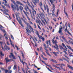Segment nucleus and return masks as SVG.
I'll return each instance as SVG.
<instances>
[{"label": "nucleus", "mask_w": 73, "mask_h": 73, "mask_svg": "<svg viewBox=\"0 0 73 73\" xmlns=\"http://www.w3.org/2000/svg\"><path fill=\"white\" fill-rule=\"evenodd\" d=\"M25 23V24H26V25H27V27H28L29 26V23H27V22L26 21Z\"/></svg>", "instance_id": "obj_27"}, {"label": "nucleus", "mask_w": 73, "mask_h": 73, "mask_svg": "<svg viewBox=\"0 0 73 73\" xmlns=\"http://www.w3.org/2000/svg\"><path fill=\"white\" fill-rule=\"evenodd\" d=\"M3 1H5V3H7V0H3Z\"/></svg>", "instance_id": "obj_61"}, {"label": "nucleus", "mask_w": 73, "mask_h": 73, "mask_svg": "<svg viewBox=\"0 0 73 73\" xmlns=\"http://www.w3.org/2000/svg\"><path fill=\"white\" fill-rule=\"evenodd\" d=\"M69 56H70V57H73V55L71 54H69Z\"/></svg>", "instance_id": "obj_62"}, {"label": "nucleus", "mask_w": 73, "mask_h": 73, "mask_svg": "<svg viewBox=\"0 0 73 73\" xmlns=\"http://www.w3.org/2000/svg\"><path fill=\"white\" fill-rule=\"evenodd\" d=\"M16 64H15L14 66L13 67L14 70H15V69H16Z\"/></svg>", "instance_id": "obj_34"}, {"label": "nucleus", "mask_w": 73, "mask_h": 73, "mask_svg": "<svg viewBox=\"0 0 73 73\" xmlns=\"http://www.w3.org/2000/svg\"><path fill=\"white\" fill-rule=\"evenodd\" d=\"M58 12H59L58 9L57 11V15H58Z\"/></svg>", "instance_id": "obj_59"}, {"label": "nucleus", "mask_w": 73, "mask_h": 73, "mask_svg": "<svg viewBox=\"0 0 73 73\" xmlns=\"http://www.w3.org/2000/svg\"><path fill=\"white\" fill-rule=\"evenodd\" d=\"M5 60L6 61V62H8V58H7L5 59Z\"/></svg>", "instance_id": "obj_57"}, {"label": "nucleus", "mask_w": 73, "mask_h": 73, "mask_svg": "<svg viewBox=\"0 0 73 73\" xmlns=\"http://www.w3.org/2000/svg\"><path fill=\"white\" fill-rule=\"evenodd\" d=\"M25 10H26V12H28V10H29V12H31V11H32V10H30V9H29V7H28V6H26V7H25Z\"/></svg>", "instance_id": "obj_6"}, {"label": "nucleus", "mask_w": 73, "mask_h": 73, "mask_svg": "<svg viewBox=\"0 0 73 73\" xmlns=\"http://www.w3.org/2000/svg\"><path fill=\"white\" fill-rule=\"evenodd\" d=\"M11 56H12V57H13L14 56V55H13V53H11Z\"/></svg>", "instance_id": "obj_41"}, {"label": "nucleus", "mask_w": 73, "mask_h": 73, "mask_svg": "<svg viewBox=\"0 0 73 73\" xmlns=\"http://www.w3.org/2000/svg\"><path fill=\"white\" fill-rule=\"evenodd\" d=\"M35 45L36 46H37V43H36V42H35Z\"/></svg>", "instance_id": "obj_45"}, {"label": "nucleus", "mask_w": 73, "mask_h": 73, "mask_svg": "<svg viewBox=\"0 0 73 73\" xmlns=\"http://www.w3.org/2000/svg\"><path fill=\"white\" fill-rule=\"evenodd\" d=\"M66 29L65 30V32H66V31H68V29H67L68 28V27L67 26H66Z\"/></svg>", "instance_id": "obj_39"}, {"label": "nucleus", "mask_w": 73, "mask_h": 73, "mask_svg": "<svg viewBox=\"0 0 73 73\" xmlns=\"http://www.w3.org/2000/svg\"><path fill=\"white\" fill-rule=\"evenodd\" d=\"M69 42L71 44H72V45H73V42H72L71 40H69Z\"/></svg>", "instance_id": "obj_29"}, {"label": "nucleus", "mask_w": 73, "mask_h": 73, "mask_svg": "<svg viewBox=\"0 0 73 73\" xmlns=\"http://www.w3.org/2000/svg\"><path fill=\"white\" fill-rule=\"evenodd\" d=\"M11 37L12 40H14V38L13 37V36H12V35H11Z\"/></svg>", "instance_id": "obj_42"}, {"label": "nucleus", "mask_w": 73, "mask_h": 73, "mask_svg": "<svg viewBox=\"0 0 73 73\" xmlns=\"http://www.w3.org/2000/svg\"><path fill=\"white\" fill-rule=\"evenodd\" d=\"M34 25L35 28H37V27H36V25L35 23H34Z\"/></svg>", "instance_id": "obj_37"}, {"label": "nucleus", "mask_w": 73, "mask_h": 73, "mask_svg": "<svg viewBox=\"0 0 73 73\" xmlns=\"http://www.w3.org/2000/svg\"><path fill=\"white\" fill-rule=\"evenodd\" d=\"M11 68V66H9L8 67V69L9 70H10V69Z\"/></svg>", "instance_id": "obj_56"}, {"label": "nucleus", "mask_w": 73, "mask_h": 73, "mask_svg": "<svg viewBox=\"0 0 73 73\" xmlns=\"http://www.w3.org/2000/svg\"><path fill=\"white\" fill-rule=\"evenodd\" d=\"M0 54L1 56H4V54H3V53H2V52H0Z\"/></svg>", "instance_id": "obj_40"}, {"label": "nucleus", "mask_w": 73, "mask_h": 73, "mask_svg": "<svg viewBox=\"0 0 73 73\" xmlns=\"http://www.w3.org/2000/svg\"><path fill=\"white\" fill-rule=\"evenodd\" d=\"M36 23H38L39 24H40V23H41V21H38V22H37V21H36Z\"/></svg>", "instance_id": "obj_43"}, {"label": "nucleus", "mask_w": 73, "mask_h": 73, "mask_svg": "<svg viewBox=\"0 0 73 73\" xmlns=\"http://www.w3.org/2000/svg\"><path fill=\"white\" fill-rule=\"evenodd\" d=\"M48 51H46V52L47 53V54H48V55H49V53H48Z\"/></svg>", "instance_id": "obj_48"}, {"label": "nucleus", "mask_w": 73, "mask_h": 73, "mask_svg": "<svg viewBox=\"0 0 73 73\" xmlns=\"http://www.w3.org/2000/svg\"><path fill=\"white\" fill-rule=\"evenodd\" d=\"M1 6L2 7V8H3V9H5V10H4V11H8V10H7L6 9L5 7L4 6H3L2 5Z\"/></svg>", "instance_id": "obj_16"}, {"label": "nucleus", "mask_w": 73, "mask_h": 73, "mask_svg": "<svg viewBox=\"0 0 73 73\" xmlns=\"http://www.w3.org/2000/svg\"><path fill=\"white\" fill-rule=\"evenodd\" d=\"M43 60H48V59H47V58H45L44 57L43 58Z\"/></svg>", "instance_id": "obj_53"}, {"label": "nucleus", "mask_w": 73, "mask_h": 73, "mask_svg": "<svg viewBox=\"0 0 73 73\" xmlns=\"http://www.w3.org/2000/svg\"><path fill=\"white\" fill-rule=\"evenodd\" d=\"M4 5L5 6H6L7 7H9V5H7V4H6V3H5Z\"/></svg>", "instance_id": "obj_30"}, {"label": "nucleus", "mask_w": 73, "mask_h": 73, "mask_svg": "<svg viewBox=\"0 0 73 73\" xmlns=\"http://www.w3.org/2000/svg\"><path fill=\"white\" fill-rule=\"evenodd\" d=\"M26 29V31L28 32L29 33H31V31L29 29Z\"/></svg>", "instance_id": "obj_22"}, {"label": "nucleus", "mask_w": 73, "mask_h": 73, "mask_svg": "<svg viewBox=\"0 0 73 73\" xmlns=\"http://www.w3.org/2000/svg\"><path fill=\"white\" fill-rule=\"evenodd\" d=\"M19 9L20 11H23V7H22V6L20 5L19 6Z\"/></svg>", "instance_id": "obj_20"}, {"label": "nucleus", "mask_w": 73, "mask_h": 73, "mask_svg": "<svg viewBox=\"0 0 73 73\" xmlns=\"http://www.w3.org/2000/svg\"><path fill=\"white\" fill-rule=\"evenodd\" d=\"M40 50L41 51L42 50V47H41L40 48Z\"/></svg>", "instance_id": "obj_63"}, {"label": "nucleus", "mask_w": 73, "mask_h": 73, "mask_svg": "<svg viewBox=\"0 0 73 73\" xmlns=\"http://www.w3.org/2000/svg\"><path fill=\"white\" fill-rule=\"evenodd\" d=\"M33 12V15L34 16H35V15H36V11H35V10H33L32 11Z\"/></svg>", "instance_id": "obj_19"}, {"label": "nucleus", "mask_w": 73, "mask_h": 73, "mask_svg": "<svg viewBox=\"0 0 73 73\" xmlns=\"http://www.w3.org/2000/svg\"><path fill=\"white\" fill-rule=\"evenodd\" d=\"M66 46L68 47V49H71V47L70 46L67 45Z\"/></svg>", "instance_id": "obj_38"}, {"label": "nucleus", "mask_w": 73, "mask_h": 73, "mask_svg": "<svg viewBox=\"0 0 73 73\" xmlns=\"http://www.w3.org/2000/svg\"><path fill=\"white\" fill-rule=\"evenodd\" d=\"M13 1V3H14V7H15V6H16V2H15L14 1H13V0H12Z\"/></svg>", "instance_id": "obj_31"}, {"label": "nucleus", "mask_w": 73, "mask_h": 73, "mask_svg": "<svg viewBox=\"0 0 73 73\" xmlns=\"http://www.w3.org/2000/svg\"><path fill=\"white\" fill-rule=\"evenodd\" d=\"M64 13H65L66 16L68 17V14H67V13H66L65 12V7L64 8Z\"/></svg>", "instance_id": "obj_18"}, {"label": "nucleus", "mask_w": 73, "mask_h": 73, "mask_svg": "<svg viewBox=\"0 0 73 73\" xmlns=\"http://www.w3.org/2000/svg\"><path fill=\"white\" fill-rule=\"evenodd\" d=\"M39 15L41 17H44V14L43 13H40L39 14Z\"/></svg>", "instance_id": "obj_17"}, {"label": "nucleus", "mask_w": 73, "mask_h": 73, "mask_svg": "<svg viewBox=\"0 0 73 73\" xmlns=\"http://www.w3.org/2000/svg\"><path fill=\"white\" fill-rule=\"evenodd\" d=\"M62 64H57V65H61L60 66H61V65Z\"/></svg>", "instance_id": "obj_64"}, {"label": "nucleus", "mask_w": 73, "mask_h": 73, "mask_svg": "<svg viewBox=\"0 0 73 73\" xmlns=\"http://www.w3.org/2000/svg\"><path fill=\"white\" fill-rule=\"evenodd\" d=\"M34 38L35 39V40L36 41H38L37 40V39H36V37L35 36L34 37Z\"/></svg>", "instance_id": "obj_58"}, {"label": "nucleus", "mask_w": 73, "mask_h": 73, "mask_svg": "<svg viewBox=\"0 0 73 73\" xmlns=\"http://www.w3.org/2000/svg\"><path fill=\"white\" fill-rule=\"evenodd\" d=\"M46 65L47 66H49V68H50V69H52V66L50 65H48L47 64H46Z\"/></svg>", "instance_id": "obj_25"}, {"label": "nucleus", "mask_w": 73, "mask_h": 73, "mask_svg": "<svg viewBox=\"0 0 73 73\" xmlns=\"http://www.w3.org/2000/svg\"><path fill=\"white\" fill-rule=\"evenodd\" d=\"M62 38L63 40H64L66 42L67 44H69V42H68L67 41V40H66V39L65 38H64V36H62Z\"/></svg>", "instance_id": "obj_15"}, {"label": "nucleus", "mask_w": 73, "mask_h": 73, "mask_svg": "<svg viewBox=\"0 0 73 73\" xmlns=\"http://www.w3.org/2000/svg\"><path fill=\"white\" fill-rule=\"evenodd\" d=\"M67 33H68V34H69L70 35H71V34L69 33V32L68 31H67Z\"/></svg>", "instance_id": "obj_54"}, {"label": "nucleus", "mask_w": 73, "mask_h": 73, "mask_svg": "<svg viewBox=\"0 0 73 73\" xmlns=\"http://www.w3.org/2000/svg\"><path fill=\"white\" fill-rule=\"evenodd\" d=\"M11 7H12V8L13 9V10L14 12H15V10H16V9H17V11H19V6H18L17 5H16V6H15V7H14V5H12Z\"/></svg>", "instance_id": "obj_2"}, {"label": "nucleus", "mask_w": 73, "mask_h": 73, "mask_svg": "<svg viewBox=\"0 0 73 73\" xmlns=\"http://www.w3.org/2000/svg\"><path fill=\"white\" fill-rule=\"evenodd\" d=\"M46 48H48V47L46 46L44 47V49L46 50V51H48V49H46Z\"/></svg>", "instance_id": "obj_32"}, {"label": "nucleus", "mask_w": 73, "mask_h": 73, "mask_svg": "<svg viewBox=\"0 0 73 73\" xmlns=\"http://www.w3.org/2000/svg\"><path fill=\"white\" fill-rule=\"evenodd\" d=\"M22 17H23V19H25V20H26V18H25V17L24 16V15H22Z\"/></svg>", "instance_id": "obj_44"}, {"label": "nucleus", "mask_w": 73, "mask_h": 73, "mask_svg": "<svg viewBox=\"0 0 73 73\" xmlns=\"http://www.w3.org/2000/svg\"><path fill=\"white\" fill-rule=\"evenodd\" d=\"M36 34L37 35V36H38V37H39V38H40V39H42L43 38V37L41 36H40V35H39V34H38V31H36Z\"/></svg>", "instance_id": "obj_5"}, {"label": "nucleus", "mask_w": 73, "mask_h": 73, "mask_svg": "<svg viewBox=\"0 0 73 73\" xmlns=\"http://www.w3.org/2000/svg\"><path fill=\"white\" fill-rule=\"evenodd\" d=\"M62 45L63 46V47H64L65 48H66V46H65V44H64L62 43Z\"/></svg>", "instance_id": "obj_33"}, {"label": "nucleus", "mask_w": 73, "mask_h": 73, "mask_svg": "<svg viewBox=\"0 0 73 73\" xmlns=\"http://www.w3.org/2000/svg\"><path fill=\"white\" fill-rule=\"evenodd\" d=\"M47 69H48V70H49V71H50V72H52V71H51V70H50V69H49V68H47Z\"/></svg>", "instance_id": "obj_46"}, {"label": "nucleus", "mask_w": 73, "mask_h": 73, "mask_svg": "<svg viewBox=\"0 0 73 73\" xmlns=\"http://www.w3.org/2000/svg\"><path fill=\"white\" fill-rule=\"evenodd\" d=\"M1 69L2 70H5V69H4V68H1Z\"/></svg>", "instance_id": "obj_51"}, {"label": "nucleus", "mask_w": 73, "mask_h": 73, "mask_svg": "<svg viewBox=\"0 0 73 73\" xmlns=\"http://www.w3.org/2000/svg\"><path fill=\"white\" fill-rule=\"evenodd\" d=\"M64 52L65 53V54H67V53H66V52L65 51H64Z\"/></svg>", "instance_id": "obj_60"}, {"label": "nucleus", "mask_w": 73, "mask_h": 73, "mask_svg": "<svg viewBox=\"0 0 73 73\" xmlns=\"http://www.w3.org/2000/svg\"><path fill=\"white\" fill-rule=\"evenodd\" d=\"M62 66H65V64H62L61 65V66H60V67L62 69L64 70V71H66V70H65V69L63 68H62Z\"/></svg>", "instance_id": "obj_12"}, {"label": "nucleus", "mask_w": 73, "mask_h": 73, "mask_svg": "<svg viewBox=\"0 0 73 73\" xmlns=\"http://www.w3.org/2000/svg\"><path fill=\"white\" fill-rule=\"evenodd\" d=\"M4 14H5V15H8V14H7V13H6V12H4Z\"/></svg>", "instance_id": "obj_52"}, {"label": "nucleus", "mask_w": 73, "mask_h": 73, "mask_svg": "<svg viewBox=\"0 0 73 73\" xmlns=\"http://www.w3.org/2000/svg\"><path fill=\"white\" fill-rule=\"evenodd\" d=\"M5 46H4V48H5V50H7V49H8V50H10V48H9V47L7 46H6V44H5Z\"/></svg>", "instance_id": "obj_8"}, {"label": "nucleus", "mask_w": 73, "mask_h": 73, "mask_svg": "<svg viewBox=\"0 0 73 73\" xmlns=\"http://www.w3.org/2000/svg\"><path fill=\"white\" fill-rule=\"evenodd\" d=\"M23 12L26 16H28V15H27V13H26V12L24 10H23Z\"/></svg>", "instance_id": "obj_26"}, {"label": "nucleus", "mask_w": 73, "mask_h": 73, "mask_svg": "<svg viewBox=\"0 0 73 73\" xmlns=\"http://www.w3.org/2000/svg\"><path fill=\"white\" fill-rule=\"evenodd\" d=\"M60 48L61 50H62V49H64V48H63V47L61 46H60Z\"/></svg>", "instance_id": "obj_35"}, {"label": "nucleus", "mask_w": 73, "mask_h": 73, "mask_svg": "<svg viewBox=\"0 0 73 73\" xmlns=\"http://www.w3.org/2000/svg\"><path fill=\"white\" fill-rule=\"evenodd\" d=\"M46 7L48 15L49 16V15H50V14L49 13V8H48V6H46Z\"/></svg>", "instance_id": "obj_13"}, {"label": "nucleus", "mask_w": 73, "mask_h": 73, "mask_svg": "<svg viewBox=\"0 0 73 73\" xmlns=\"http://www.w3.org/2000/svg\"><path fill=\"white\" fill-rule=\"evenodd\" d=\"M0 43L1 44V47L2 48L3 50H4V51H5V49H4V48L3 47V46H2V42H0Z\"/></svg>", "instance_id": "obj_21"}, {"label": "nucleus", "mask_w": 73, "mask_h": 73, "mask_svg": "<svg viewBox=\"0 0 73 73\" xmlns=\"http://www.w3.org/2000/svg\"><path fill=\"white\" fill-rule=\"evenodd\" d=\"M16 3H17L18 4H19V5H22L23 6L24 5L23 4V3H21L19 1H16Z\"/></svg>", "instance_id": "obj_10"}, {"label": "nucleus", "mask_w": 73, "mask_h": 73, "mask_svg": "<svg viewBox=\"0 0 73 73\" xmlns=\"http://www.w3.org/2000/svg\"><path fill=\"white\" fill-rule=\"evenodd\" d=\"M4 71L5 72V73H7V72H8V70H5Z\"/></svg>", "instance_id": "obj_36"}, {"label": "nucleus", "mask_w": 73, "mask_h": 73, "mask_svg": "<svg viewBox=\"0 0 73 73\" xmlns=\"http://www.w3.org/2000/svg\"><path fill=\"white\" fill-rule=\"evenodd\" d=\"M35 1L36 3H39V0H34Z\"/></svg>", "instance_id": "obj_23"}, {"label": "nucleus", "mask_w": 73, "mask_h": 73, "mask_svg": "<svg viewBox=\"0 0 73 73\" xmlns=\"http://www.w3.org/2000/svg\"><path fill=\"white\" fill-rule=\"evenodd\" d=\"M2 31L3 32V33H5V32H6L5 30H3Z\"/></svg>", "instance_id": "obj_47"}, {"label": "nucleus", "mask_w": 73, "mask_h": 73, "mask_svg": "<svg viewBox=\"0 0 73 73\" xmlns=\"http://www.w3.org/2000/svg\"><path fill=\"white\" fill-rule=\"evenodd\" d=\"M63 28H62V26H61L59 28V31H58V33H60L61 35H62L63 33H62V29Z\"/></svg>", "instance_id": "obj_3"}, {"label": "nucleus", "mask_w": 73, "mask_h": 73, "mask_svg": "<svg viewBox=\"0 0 73 73\" xmlns=\"http://www.w3.org/2000/svg\"><path fill=\"white\" fill-rule=\"evenodd\" d=\"M27 18L28 19V20H29L30 21V19H29V17H28V15H27Z\"/></svg>", "instance_id": "obj_50"}, {"label": "nucleus", "mask_w": 73, "mask_h": 73, "mask_svg": "<svg viewBox=\"0 0 73 73\" xmlns=\"http://www.w3.org/2000/svg\"><path fill=\"white\" fill-rule=\"evenodd\" d=\"M39 5H40V7L41 9L42 10V11L43 12H44V11L43 9L42 8V3L40 2V4H39Z\"/></svg>", "instance_id": "obj_9"}, {"label": "nucleus", "mask_w": 73, "mask_h": 73, "mask_svg": "<svg viewBox=\"0 0 73 73\" xmlns=\"http://www.w3.org/2000/svg\"><path fill=\"white\" fill-rule=\"evenodd\" d=\"M68 67H69V68H70V69H71L72 70H73V68L72 67L70 66V65H68Z\"/></svg>", "instance_id": "obj_24"}, {"label": "nucleus", "mask_w": 73, "mask_h": 73, "mask_svg": "<svg viewBox=\"0 0 73 73\" xmlns=\"http://www.w3.org/2000/svg\"><path fill=\"white\" fill-rule=\"evenodd\" d=\"M29 29L30 30H31V32H33V33H34V31H33V29L32 28L31 26H29Z\"/></svg>", "instance_id": "obj_14"}, {"label": "nucleus", "mask_w": 73, "mask_h": 73, "mask_svg": "<svg viewBox=\"0 0 73 73\" xmlns=\"http://www.w3.org/2000/svg\"><path fill=\"white\" fill-rule=\"evenodd\" d=\"M50 60L51 61H52V62H55L56 63H57V62H56V60H53V59L50 58Z\"/></svg>", "instance_id": "obj_11"}, {"label": "nucleus", "mask_w": 73, "mask_h": 73, "mask_svg": "<svg viewBox=\"0 0 73 73\" xmlns=\"http://www.w3.org/2000/svg\"><path fill=\"white\" fill-rule=\"evenodd\" d=\"M9 40H10V44H11L12 42L11 41V38H9Z\"/></svg>", "instance_id": "obj_49"}, {"label": "nucleus", "mask_w": 73, "mask_h": 73, "mask_svg": "<svg viewBox=\"0 0 73 73\" xmlns=\"http://www.w3.org/2000/svg\"><path fill=\"white\" fill-rule=\"evenodd\" d=\"M52 42L53 44H55V45L56 46H52V48H54V49H56V50H58L59 49V48H58V45L56 43H57V42L56 40H55V41H54V39H53V40L52 41Z\"/></svg>", "instance_id": "obj_1"}, {"label": "nucleus", "mask_w": 73, "mask_h": 73, "mask_svg": "<svg viewBox=\"0 0 73 73\" xmlns=\"http://www.w3.org/2000/svg\"><path fill=\"white\" fill-rule=\"evenodd\" d=\"M50 3H51V4L53 5L52 7H53V11H55V9H54V8H55V6H54V4H53V1L51 0H50Z\"/></svg>", "instance_id": "obj_7"}, {"label": "nucleus", "mask_w": 73, "mask_h": 73, "mask_svg": "<svg viewBox=\"0 0 73 73\" xmlns=\"http://www.w3.org/2000/svg\"><path fill=\"white\" fill-rule=\"evenodd\" d=\"M21 19L22 20H23L24 23H25L26 21H25V19H24V18H23L21 17Z\"/></svg>", "instance_id": "obj_28"}, {"label": "nucleus", "mask_w": 73, "mask_h": 73, "mask_svg": "<svg viewBox=\"0 0 73 73\" xmlns=\"http://www.w3.org/2000/svg\"><path fill=\"white\" fill-rule=\"evenodd\" d=\"M15 47H16V48H17V50H19V48H18V47H17V46H16V45H15Z\"/></svg>", "instance_id": "obj_55"}, {"label": "nucleus", "mask_w": 73, "mask_h": 73, "mask_svg": "<svg viewBox=\"0 0 73 73\" xmlns=\"http://www.w3.org/2000/svg\"><path fill=\"white\" fill-rule=\"evenodd\" d=\"M19 20H18V22L19 23V24L21 25V26L23 27V28H24V27L23 26V23H22V21H21V18H19Z\"/></svg>", "instance_id": "obj_4"}]
</instances>
